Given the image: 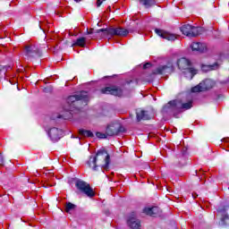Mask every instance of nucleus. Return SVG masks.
Returning a JSON list of instances; mask_svg holds the SVG:
<instances>
[{
  "label": "nucleus",
  "mask_w": 229,
  "mask_h": 229,
  "mask_svg": "<svg viewBox=\"0 0 229 229\" xmlns=\"http://www.w3.org/2000/svg\"><path fill=\"white\" fill-rule=\"evenodd\" d=\"M89 103V93L82 90L75 95L69 96L66 99V106L63 107L64 112H67L68 115L57 114L51 116L52 121L56 119H71L73 114H80L83 110V106Z\"/></svg>",
  "instance_id": "obj_1"
},
{
  "label": "nucleus",
  "mask_w": 229,
  "mask_h": 229,
  "mask_svg": "<svg viewBox=\"0 0 229 229\" xmlns=\"http://www.w3.org/2000/svg\"><path fill=\"white\" fill-rule=\"evenodd\" d=\"M89 167H91L93 171H98V167L110 169V154L106 149H99L97 151L95 156H90L88 161Z\"/></svg>",
  "instance_id": "obj_2"
},
{
  "label": "nucleus",
  "mask_w": 229,
  "mask_h": 229,
  "mask_svg": "<svg viewBox=\"0 0 229 229\" xmlns=\"http://www.w3.org/2000/svg\"><path fill=\"white\" fill-rule=\"evenodd\" d=\"M192 100L186 103L182 102L180 99L170 100L166 106L163 107V112H180V110H191L192 108Z\"/></svg>",
  "instance_id": "obj_3"
},
{
  "label": "nucleus",
  "mask_w": 229,
  "mask_h": 229,
  "mask_svg": "<svg viewBox=\"0 0 229 229\" xmlns=\"http://www.w3.org/2000/svg\"><path fill=\"white\" fill-rule=\"evenodd\" d=\"M97 33H102L100 37H106V38H112V37H127L130 30L123 29L121 27L113 28L108 27L106 29L97 30Z\"/></svg>",
  "instance_id": "obj_4"
},
{
  "label": "nucleus",
  "mask_w": 229,
  "mask_h": 229,
  "mask_svg": "<svg viewBox=\"0 0 229 229\" xmlns=\"http://www.w3.org/2000/svg\"><path fill=\"white\" fill-rule=\"evenodd\" d=\"M180 31L186 37L194 38L205 33V29L203 27H195L190 24H186L180 28Z\"/></svg>",
  "instance_id": "obj_5"
},
{
  "label": "nucleus",
  "mask_w": 229,
  "mask_h": 229,
  "mask_svg": "<svg viewBox=\"0 0 229 229\" xmlns=\"http://www.w3.org/2000/svg\"><path fill=\"white\" fill-rule=\"evenodd\" d=\"M177 67L180 71H183L184 74H191V78H194L198 74V70L191 67V61L185 57L177 60Z\"/></svg>",
  "instance_id": "obj_6"
},
{
  "label": "nucleus",
  "mask_w": 229,
  "mask_h": 229,
  "mask_svg": "<svg viewBox=\"0 0 229 229\" xmlns=\"http://www.w3.org/2000/svg\"><path fill=\"white\" fill-rule=\"evenodd\" d=\"M75 187L77 191H79V192H81V194H85L86 196H88V198H94V196H96L94 189L90 187V184H89V182L83 180L78 179L75 182Z\"/></svg>",
  "instance_id": "obj_7"
},
{
  "label": "nucleus",
  "mask_w": 229,
  "mask_h": 229,
  "mask_svg": "<svg viewBox=\"0 0 229 229\" xmlns=\"http://www.w3.org/2000/svg\"><path fill=\"white\" fill-rule=\"evenodd\" d=\"M216 87V81L211 79H205L197 86L191 88V92H206V90H210Z\"/></svg>",
  "instance_id": "obj_8"
},
{
  "label": "nucleus",
  "mask_w": 229,
  "mask_h": 229,
  "mask_svg": "<svg viewBox=\"0 0 229 229\" xmlns=\"http://www.w3.org/2000/svg\"><path fill=\"white\" fill-rule=\"evenodd\" d=\"M106 131L108 137H114L115 135H119L120 133L126 132V128H124V126L119 123H114L107 125Z\"/></svg>",
  "instance_id": "obj_9"
},
{
  "label": "nucleus",
  "mask_w": 229,
  "mask_h": 229,
  "mask_svg": "<svg viewBox=\"0 0 229 229\" xmlns=\"http://www.w3.org/2000/svg\"><path fill=\"white\" fill-rule=\"evenodd\" d=\"M25 56L28 60L40 58L42 56V51L35 45H28L25 47Z\"/></svg>",
  "instance_id": "obj_10"
},
{
  "label": "nucleus",
  "mask_w": 229,
  "mask_h": 229,
  "mask_svg": "<svg viewBox=\"0 0 229 229\" xmlns=\"http://www.w3.org/2000/svg\"><path fill=\"white\" fill-rule=\"evenodd\" d=\"M101 94H107L110 96H115L121 98L123 96V89L117 86H107L100 89Z\"/></svg>",
  "instance_id": "obj_11"
},
{
  "label": "nucleus",
  "mask_w": 229,
  "mask_h": 229,
  "mask_svg": "<svg viewBox=\"0 0 229 229\" xmlns=\"http://www.w3.org/2000/svg\"><path fill=\"white\" fill-rule=\"evenodd\" d=\"M217 212L221 214L220 223L222 226H228V221H229V205L228 206H223L220 207L217 209Z\"/></svg>",
  "instance_id": "obj_12"
},
{
  "label": "nucleus",
  "mask_w": 229,
  "mask_h": 229,
  "mask_svg": "<svg viewBox=\"0 0 229 229\" xmlns=\"http://www.w3.org/2000/svg\"><path fill=\"white\" fill-rule=\"evenodd\" d=\"M173 72H174V66L171 64H168L166 65L158 66L152 72V74H173Z\"/></svg>",
  "instance_id": "obj_13"
},
{
  "label": "nucleus",
  "mask_w": 229,
  "mask_h": 229,
  "mask_svg": "<svg viewBox=\"0 0 229 229\" xmlns=\"http://www.w3.org/2000/svg\"><path fill=\"white\" fill-rule=\"evenodd\" d=\"M48 136L52 142H58L64 137V131L56 127H53L48 131Z\"/></svg>",
  "instance_id": "obj_14"
},
{
  "label": "nucleus",
  "mask_w": 229,
  "mask_h": 229,
  "mask_svg": "<svg viewBox=\"0 0 229 229\" xmlns=\"http://www.w3.org/2000/svg\"><path fill=\"white\" fill-rule=\"evenodd\" d=\"M155 33L157 34L161 38L165 40L174 41L176 39V34H171L164 30L155 29Z\"/></svg>",
  "instance_id": "obj_15"
},
{
  "label": "nucleus",
  "mask_w": 229,
  "mask_h": 229,
  "mask_svg": "<svg viewBox=\"0 0 229 229\" xmlns=\"http://www.w3.org/2000/svg\"><path fill=\"white\" fill-rule=\"evenodd\" d=\"M143 212L147 216H150V217H158V216H162V209L158 207L145 208Z\"/></svg>",
  "instance_id": "obj_16"
},
{
  "label": "nucleus",
  "mask_w": 229,
  "mask_h": 229,
  "mask_svg": "<svg viewBox=\"0 0 229 229\" xmlns=\"http://www.w3.org/2000/svg\"><path fill=\"white\" fill-rule=\"evenodd\" d=\"M127 225L131 229H140V220L135 217L134 212L127 219Z\"/></svg>",
  "instance_id": "obj_17"
},
{
  "label": "nucleus",
  "mask_w": 229,
  "mask_h": 229,
  "mask_svg": "<svg viewBox=\"0 0 229 229\" xmlns=\"http://www.w3.org/2000/svg\"><path fill=\"white\" fill-rule=\"evenodd\" d=\"M149 119H151L149 112L141 108L136 109V120L138 123H140V121H149Z\"/></svg>",
  "instance_id": "obj_18"
},
{
  "label": "nucleus",
  "mask_w": 229,
  "mask_h": 229,
  "mask_svg": "<svg viewBox=\"0 0 229 229\" xmlns=\"http://www.w3.org/2000/svg\"><path fill=\"white\" fill-rule=\"evenodd\" d=\"M192 51H198L199 53H205L207 51V45L204 43L194 42L191 45Z\"/></svg>",
  "instance_id": "obj_19"
},
{
  "label": "nucleus",
  "mask_w": 229,
  "mask_h": 229,
  "mask_svg": "<svg viewBox=\"0 0 229 229\" xmlns=\"http://www.w3.org/2000/svg\"><path fill=\"white\" fill-rule=\"evenodd\" d=\"M87 46V38L80 37L72 44L71 47H85Z\"/></svg>",
  "instance_id": "obj_20"
},
{
  "label": "nucleus",
  "mask_w": 229,
  "mask_h": 229,
  "mask_svg": "<svg viewBox=\"0 0 229 229\" xmlns=\"http://www.w3.org/2000/svg\"><path fill=\"white\" fill-rule=\"evenodd\" d=\"M140 4L145 6V8H151L157 4V0H140Z\"/></svg>",
  "instance_id": "obj_21"
},
{
  "label": "nucleus",
  "mask_w": 229,
  "mask_h": 229,
  "mask_svg": "<svg viewBox=\"0 0 229 229\" xmlns=\"http://www.w3.org/2000/svg\"><path fill=\"white\" fill-rule=\"evenodd\" d=\"M79 133L82 137H89L90 139H93V137H94V132L93 131H89V130H85V129H80Z\"/></svg>",
  "instance_id": "obj_22"
},
{
  "label": "nucleus",
  "mask_w": 229,
  "mask_h": 229,
  "mask_svg": "<svg viewBox=\"0 0 229 229\" xmlns=\"http://www.w3.org/2000/svg\"><path fill=\"white\" fill-rule=\"evenodd\" d=\"M98 30L94 31V29H87L85 35H92L90 36V38L92 40H95V38H98V35H99V33H97Z\"/></svg>",
  "instance_id": "obj_23"
},
{
  "label": "nucleus",
  "mask_w": 229,
  "mask_h": 229,
  "mask_svg": "<svg viewBox=\"0 0 229 229\" xmlns=\"http://www.w3.org/2000/svg\"><path fill=\"white\" fill-rule=\"evenodd\" d=\"M76 208V205L72 204V202H67L65 206V212L69 214L71 210H74Z\"/></svg>",
  "instance_id": "obj_24"
},
{
  "label": "nucleus",
  "mask_w": 229,
  "mask_h": 229,
  "mask_svg": "<svg viewBox=\"0 0 229 229\" xmlns=\"http://www.w3.org/2000/svg\"><path fill=\"white\" fill-rule=\"evenodd\" d=\"M216 67H218L217 63H216L213 65H203L202 71H214V69H216Z\"/></svg>",
  "instance_id": "obj_25"
},
{
  "label": "nucleus",
  "mask_w": 229,
  "mask_h": 229,
  "mask_svg": "<svg viewBox=\"0 0 229 229\" xmlns=\"http://www.w3.org/2000/svg\"><path fill=\"white\" fill-rule=\"evenodd\" d=\"M96 136L98 137V139H106V137H108V135L106 134V133L97 131Z\"/></svg>",
  "instance_id": "obj_26"
},
{
  "label": "nucleus",
  "mask_w": 229,
  "mask_h": 229,
  "mask_svg": "<svg viewBox=\"0 0 229 229\" xmlns=\"http://www.w3.org/2000/svg\"><path fill=\"white\" fill-rule=\"evenodd\" d=\"M4 166V157L0 154V167Z\"/></svg>",
  "instance_id": "obj_27"
},
{
  "label": "nucleus",
  "mask_w": 229,
  "mask_h": 229,
  "mask_svg": "<svg viewBox=\"0 0 229 229\" xmlns=\"http://www.w3.org/2000/svg\"><path fill=\"white\" fill-rule=\"evenodd\" d=\"M151 63H146L145 64H143V69H149V67H151Z\"/></svg>",
  "instance_id": "obj_28"
},
{
  "label": "nucleus",
  "mask_w": 229,
  "mask_h": 229,
  "mask_svg": "<svg viewBox=\"0 0 229 229\" xmlns=\"http://www.w3.org/2000/svg\"><path fill=\"white\" fill-rule=\"evenodd\" d=\"M55 53H58L59 51H62V47H58V45H56L55 47Z\"/></svg>",
  "instance_id": "obj_29"
},
{
  "label": "nucleus",
  "mask_w": 229,
  "mask_h": 229,
  "mask_svg": "<svg viewBox=\"0 0 229 229\" xmlns=\"http://www.w3.org/2000/svg\"><path fill=\"white\" fill-rule=\"evenodd\" d=\"M103 1L105 0H97V7L99 8L103 4Z\"/></svg>",
  "instance_id": "obj_30"
},
{
  "label": "nucleus",
  "mask_w": 229,
  "mask_h": 229,
  "mask_svg": "<svg viewBox=\"0 0 229 229\" xmlns=\"http://www.w3.org/2000/svg\"><path fill=\"white\" fill-rule=\"evenodd\" d=\"M4 70H6V66L0 64V72H3Z\"/></svg>",
  "instance_id": "obj_31"
},
{
  "label": "nucleus",
  "mask_w": 229,
  "mask_h": 229,
  "mask_svg": "<svg viewBox=\"0 0 229 229\" xmlns=\"http://www.w3.org/2000/svg\"><path fill=\"white\" fill-rule=\"evenodd\" d=\"M136 30H139V22L136 21Z\"/></svg>",
  "instance_id": "obj_32"
},
{
  "label": "nucleus",
  "mask_w": 229,
  "mask_h": 229,
  "mask_svg": "<svg viewBox=\"0 0 229 229\" xmlns=\"http://www.w3.org/2000/svg\"><path fill=\"white\" fill-rule=\"evenodd\" d=\"M133 81H127V84L130 85V83H132Z\"/></svg>",
  "instance_id": "obj_33"
},
{
  "label": "nucleus",
  "mask_w": 229,
  "mask_h": 229,
  "mask_svg": "<svg viewBox=\"0 0 229 229\" xmlns=\"http://www.w3.org/2000/svg\"><path fill=\"white\" fill-rule=\"evenodd\" d=\"M75 1V3H80V1H81V0H74Z\"/></svg>",
  "instance_id": "obj_34"
},
{
  "label": "nucleus",
  "mask_w": 229,
  "mask_h": 229,
  "mask_svg": "<svg viewBox=\"0 0 229 229\" xmlns=\"http://www.w3.org/2000/svg\"><path fill=\"white\" fill-rule=\"evenodd\" d=\"M107 10H109V12H110V10H111V7H110V6H108V7H107Z\"/></svg>",
  "instance_id": "obj_35"
}]
</instances>
